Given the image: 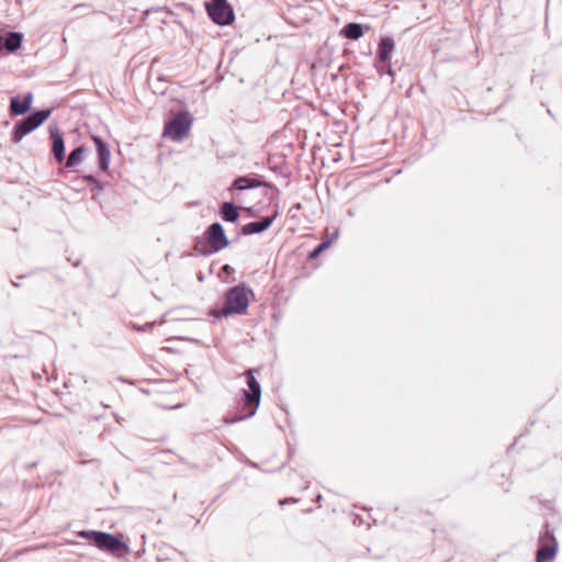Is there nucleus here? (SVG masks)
Returning a JSON list of instances; mask_svg holds the SVG:
<instances>
[{
    "mask_svg": "<svg viewBox=\"0 0 562 562\" xmlns=\"http://www.w3.org/2000/svg\"><path fill=\"white\" fill-rule=\"evenodd\" d=\"M558 552V541L549 524L544 525V530L539 537V546L536 552V562H551L555 559Z\"/></svg>",
    "mask_w": 562,
    "mask_h": 562,
    "instance_id": "obj_6",
    "label": "nucleus"
},
{
    "mask_svg": "<svg viewBox=\"0 0 562 562\" xmlns=\"http://www.w3.org/2000/svg\"><path fill=\"white\" fill-rule=\"evenodd\" d=\"M364 34V29L361 23L349 22L339 32V35L344 38L357 41Z\"/></svg>",
    "mask_w": 562,
    "mask_h": 562,
    "instance_id": "obj_17",
    "label": "nucleus"
},
{
    "mask_svg": "<svg viewBox=\"0 0 562 562\" xmlns=\"http://www.w3.org/2000/svg\"><path fill=\"white\" fill-rule=\"evenodd\" d=\"M22 36L15 32L5 33L4 36L0 35V52L7 49L8 52H14L21 46Z\"/></svg>",
    "mask_w": 562,
    "mask_h": 562,
    "instance_id": "obj_16",
    "label": "nucleus"
},
{
    "mask_svg": "<svg viewBox=\"0 0 562 562\" xmlns=\"http://www.w3.org/2000/svg\"><path fill=\"white\" fill-rule=\"evenodd\" d=\"M348 214H349L350 216H352V215H353V213H352V211H351V210H349V211H348Z\"/></svg>",
    "mask_w": 562,
    "mask_h": 562,
    "instance_id": "obj_29",
    "label": "nucleus"
},
{
    "mask_svg": "<svg viewBox=\"0 0 562 562\" xmlns=\"http://www.w3.org/2000/svg\"><path fill=\"white\" fill-rule=\"evenodd\" d=\"M375 68H376V71L382 75V74H386L387 76L390 77H394L395 72L393 70V68L391 67L390 63L389 64H383L382 66H378L375 65Z\"/></svg>",
    "mask_w": 562,
    "mask_h": 562,
    "instance_id": "obj_22",
    "label": "nucleus"
},
{
    "mask_svg": "<svg viewBox=\"0 0 562 562\" xmlns=\"http://www.w3.org/2000/svg\"><path fill=\"white\" fill-rule=\"evenodd\" d=\"M229 245V240L225 234L221 223H212L194 243V250L202 256H210L221 251Z\"/></svg>",
    "mask_w": 562,
    "mask_h": 562,
    "instance_id": "obj_4",
    "label": "nucleus"
},
{
    "mask_svg": "<svg viewBox=\"0 0 562 562\" xmlns=\"http://www.w3.org/2000/svg\"><path fill=\"white\" fill-rule=\"evenodd\" d=\"M86 147L83 145L77 146L74 148L69 155L66 157L65 161V168L72 169L77 167L81 161L83 160Z\"/></svg>",
    "mask_w": 562,
    "mask_h": 562,
    "instance_id": "obj_18",
    "label": "nucleus"
},
{
    "mask_svg": "<svg viewBox=\"0 0 562 562\" xmlns=\"http://www.w3.org/2000/svg\"><path fill=\"white\" fill-rule=\"evenodd\" d=\"M114 417H115L117 423H121V419H122L121 417H119L117 415H114Z\"/></svg>",
    "mask_w": 562,
    "mask_h": 562,
    "instance_id": "obj_26",
    "label": "nucleus"
},
{
    "mask_svg": "<svg viewBox=\"0 0 562 562\" xmlns=\"http://www.w3.org/2000/svg\"><path fill=\"white\" fill-rule=\"evenodd\" d=\"M331 246V240H322L310 254V259L317 258L324 250Z\"/></svg>",
    "mask_w": 562,
    "mask_h": 562,
    "instance_id": "obj_19",
    "label": "nucleus"
},
{
    "mask_svg": "<svg viewBox=\"0 0 562 562\" xmlns=\"http://www.w3.org/2000/svg\"><path fill=\"white\" fill-rule=\"evenodd\" d=\"M85 181H86L89 186H91V190H92V191H94V190H95V191H101V190H103V188H104L103 183H102L100 180H98V179H97L94 176H92V175H88V176H86V177H85Z\"/></svg>",
    "mask_w": 562,
    "mask_h": 562,
    "instance_id": "obj_20",
    "label": "nucleus"
},
{
    "mask_svg": "<svg viewBox=\"0 0 562 562\" xmlns=\"http://www.w3.org/2000/svg\"><path fill=\"white\" fill-rule=\"evenodd\" d=\"M248 294L254 295V292L245 284H238L229 288L225 293L224 307L220 310H213L211 315L215 318H221L233 314H246L249 306Z\"/></svg>",
    "mask_w": 562,
    "mask_h": 562,
    "instance_id": "obj_3",
    "label": "nucleus"
},
{
    "mask_svg": "<svg viewBox=\"0 0 562 562\" xmlns=\"http://www.w3.org/2000/svg\"><path fill=\"white\" fill-rule=\"evenodd\" d=\"M278 216V211L272 216H263L259 221L249 222L241 226L240 233L245 236L260 234L267 231Z\"/></svg>",
    "mask_w": 562,
    "mask_h": 562,
    "instance_id": "obj_10",
    "label": "nucleus"
},
{
    "mask_svg": "<svg viewBox=\"0 0 562 562\" xmlns=\"http://www.w3.org/2000/svg\"><path fill=\"white\" fill-rule=\"evenodd\" d=\"M395 49V42L390 36H382L380 38L376 52L378 61L381 64H389L391 61L392 53Z\"/></svg>",
    "mask_w": 562,
    "mask_h": 562,
    "instance_id": "obj_12",
    "label": "nucleus"
},
{
    "mask_svg": "<svg viewBox=\"0 0 562 562\" xmlns=\"http://www.w3.org/2000/svg\"><path fill=\"white\" fill-rule=\"evenodd\" d=\"M260 187H270L269 183L262 180L261 176L259 175H247V176H238L234 179L231 186V190H250V189H257Z\"/></svg>",
    "mask_w": 562,
    "mask_h": 562,
    "instance_id": "obj_9",
    "label": "nucleus"
},
{
    "mask_svg": "<svg viewBox=\"0 0 562 562\" xmlns=\"http://www.w3.org/2000/svg\"><path fill=\"white\" fill-rule=\"evenodd\" d=\"M53 109H37V127H40L52 114Z\"/></svg>",
    "mask_w": 562,
    "mask_h": 562,
    "instance_id": "obj_21",
    "label": "nucleus"
},
{
    "mask_svg": "<svg viewBox=\"0 0 562 562\" xmlns=\"http://www.w3.org/2000/svg\"><path fill=\"white\" fill-rule=\"evenodd\" d=\"M199 280L202 281L203 280V276L202 273L199 274Z\"/></svg>",
    "mask_w": 562,
    "mask_h": 562,
    "instance_id": "obj_28",
    "label": "nucleus"
},
{
    "mask_svg": "<svg viewBox=\"0 0 562 562\" xmlns=\"http://www.w3.org/2000/svg\"><path fill=\"white\" fill-rule=\"evenodd\" d=\"M210 19L218 25H229L234 21V11L227 0H211L205 3Z\"/></svg>",
    "mask_w": 562,
    "mask_h": 562,
    "instance_id": "obj_7",
    "label": "nucleus"
},
{
    "mask_svg": "<svg viewBox=\"0 0 562 562\" xmlns=\"http://www.w3.org/2000/svg\"><path fill=\"white\" fill-rule=\"evenodd\" d=\"M296 502H297V499H295V498H285V499L280 501V505H284L286 503H296Z\"/></svg>",
    "mask_w": 562,
    "mask_h": 562,
    "instance_id": "obj_24",
    "label": "nucleus"
},
{
    "mask_svg": "<svg viewBox=\"0 0 562 562\" xmlns=\"http://www.w3.org/2000/svg\"><path fill=\"white\" fill-rule=\"evenodd\" d=\"M258 371V369H248L245 372L248 390L243 391V398L237 407L238 414L232 418L225 417L224 422L226 424L243 422L256 414L261 400V386L255 376Z\"/></svg>",
    "mask_w": 562,
    "mask_h": 562,
    "instance_id": "obj_1",
    "label": "nucleus"
},
{
    "mask_svg": "<svg viewBox=\"0 0 562 562\" xmlns=\"http://www.w3.org/2000/svg\"><path fill=\"white\" fill-rule=\"evenodd\" d=\"M93 143L95 145L99 169L105 171L109 168L111 156L109 145L100 136H93Z\"/></svg>",
    "mask_w": 562,
    "mask_h": 562,
    "instance_id": "obj_11",
    "label": "nucleus"
},
{
    "mask_svg": "<svg viewBox=\"0 0 562 562\" xmlns=\"http://www.w3.org/2000/svg\"><path fill=\"white\" fill-rule=\"evenodd\" d=\"M33 94L27 93L23 99L14 97L10 102V110L15 115H22L29 111L32 105Z\"/></svg>",
    "mask_w": 562,
    "mask_h": 562,
    "instance_id": "obj_14",
    "label": "nucleus"
},
{
    "mask_svg": "<svg viewBox=\"0 0 562 562\" xmlns=\"http://www.w3.org/2000/svg\"><path fill=\"white\" fill-rule=\"evenodd\" d=\"M35 130V112L30 114L26 119L20 121L13 131L12 140L14 143L21 142V139L29 133Z\"/></svg>",
    "mask_w": 562,
    "mask_h": 562,
    "instance_id": "obj_13",
    "label": "nucleus"
},
{
    "mask_svg": "<svg viewBox=\"0 0 562 562\" xmlns=\"http://www.w3.org/2000/svg\"><path fill=\"white\" fill-rule=\"evenodd\" d=\"M338 236H339V229L336 228L331 233V235L328 238H326L325 240H331V244H333L338 238Z\"/></svg>",
    "mask_w": 562,
    "mask_h": 562,
    "instance_id": "obj_23",
    "label": "nucleus"
},
{
    "mask_svg": "<svg viewBox=\"0 0 562 562\" xmlns=\"http://www.w3.org/2000/svg\"><path fill=\"white\" fill-rule=\"evenodd\" d=\"M48 132L52 138V153L54 158L58 164H61L66 159L65 140L63 134L59 131L57 122L53 121L49 123Z\"/></svg>",
    "mask_w": 562,
    "mask_h": 562,
    "instance_id": "obj_8",
    "label": "nucleus"
},
{
    "mask_svg": "<svg viewBox=\"0 0 562 562\" xmlns=\"http://www.w3.org/2000/svg\"><path fill=\"white\" fill-rule=\"evenodd\" d=\"M191 124V114L187 111L179 112L165 124L164 136H169L173 140H181L189 134Z\"/></svg>",
    "mask_w": 562,
    "mask_h": 562,
    "instance_id": "obj_5",
    "label": "nucleus"
},
{
    "mask_svg": "<svg viewBox=\"0 0 562 562\" xmlns=\"http://www.w3.org/2000/svg\"><path fill=\"white\" fill-rule=\"evenodd\" d=\"M218 213L221 218L227 223H235L239 218V207L229 201L221 204Z\"/></svg>",
    "mask_w": 562,
    "mask_h": 562,
    "instance_id": "obj_15",
    "label": "nucleus"
},
{
    "mask_svg": "<svg viewBox=\"0 0 562 562\" xmlns=\"http://www.w3.org/2000/svg\"><path fill=\"white\" fill-rule=\"evenodd\" d=\"M78 536L88 540L95 548L109 552L115 557H124L128 553V544L121 533H109L98 530H81Z\"/></svg>",
    "mask_w": 562,
    "mask_h": 562,
    "instance_id": "obj_2",
    "label": "nucleus"
},
{
    "mask_svg": "<svg viewBox=\"0 0 562 562\" xmlns=\"http://www.w3.org/2000/svg\"><path fill=\"white\" fill-rule=\"evenodd\" d=\"M321 499H322V495L318 494L316 501L319 503Z\"/></svg>",
    "mask_w": 562,
    "mask_h": 562,
    "instance_id": "obj_27",
    "label": "nucleus"
},
{
    "mask_svg": "<svg viewBox=\"0 0 562 562\" xmlns=\"http://www.w3.org/2000/svg\"><path fill=\"white\" fill-rule=\"evenodd\" d=\"M223 269H224L225 271H227V272H228V271H231V270H233V268H232L231 266H228V265H225V266L223 267Z\"/></svg>",
    "mask_w": 562,
    "mask_h": 562,
    "instance_id": "obj_25",
    "label": "nucleus"
}]
</instances>
